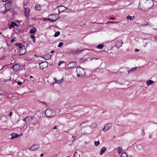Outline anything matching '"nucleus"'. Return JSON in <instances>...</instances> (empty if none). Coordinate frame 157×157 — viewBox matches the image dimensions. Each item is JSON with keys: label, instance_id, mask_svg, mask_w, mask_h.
<instances>
[{"label": "nucleus", "instance_id": "nucleus-1", "mask_svg": "<svg viewBox=\"0 0 157 157\" xmlns=\"http://www.w3.org/2000/svg\"><path fill=\"white\" fill-rule=\"evenodd\" d=\"M154 4L153 0H140L138 9L143 11H147L152 7Z\"/></svg>", "mask_w": 157, "mask_h": 157}, {"label": "nucleus", "instance_id": "nucleus-2", "mask_svg": "<svg viewBox=\"0 0 157 157\" xmlns=\"http://www.w3.org/2000/svg\"><path fill=\"white\" fill-rule=\"evenodd\" d=\"M21 43H17L15 45L19 47V53L20 55H22L26 53V50L24 45H21Z\"/></svg>", "mask_w": 157, "mask_h": 157}, {"label": "nucleus", "instance_id": "nucleus-3", "mask_svg": "<svg viewBox=\"0 0 157 157\" xmlns=\"http://www.w3.org/2000/svg\"><path fill=\"white\" fill-rule=\"evenodd\" d=\"M56 112L50 109H47L45 111V114L47 117H53L56 115Z\"/></svg>", "mask_w": 157, "mask_h": 157}, {"label": "nucleus", "instance_id": "nucleus-4", "mask_svg": "<svg viewBox=\"0 0 157 157\" xmlns=\"http://www.w3.org/2000/svg\"><path fill=\"white\" fill-rule=\"evenodd\" d=\"M76 70L77 73V76L78 77H83L85 75L83 69L80 67L78 66L77 67Z\"/></svg>", "mask_w": 157, "mask_h": 157}, {"label": "nucleus", "instance_id": "nucleus-5", "mask_svg": "<svg viewBox=\"0 0 157 157\" xmlns=\"http://www.w3.org/2000/svg\"><path fill=\"white\" fill-rule=\"evenodd\" d=\"M58 18V16L57 14H52L49 16V17L48 18V19L49 21L53 22L56 20Z\"/></svg>", "mask_w": 157, "mask_h": 157}, {"label": "nucleus", "instance_id": "nucleus-6", "mask_svg": "<svg viewBox=\"0 0 157 157\" xmlns=\"http://www.w3.org/2000/svg\"><path fill=\"white\" fill-rule=\"evenodd\" d=\"M48 63L46 61L43 62L39 63L40 68L41 69H43L46 68L48 66Z\"/></svg>", "mask_w": 157, "mask_h": 157}, {"label": "nucleus", "instance_id": "nucleus-7", "mask_svg": "<svg viewBox=\"0 0 157 157\" xmlns=\"http://www.w3.org/2000/svg\"><path fill=\"white\" fill-rule=\"evenodd\" d=\"M57 8L58 9L59 13L66 11L67 9V8L63 6H58Z\"/></svg>", "mask_w": 157, "mask_h": 157}, {"label": "nucleus", "instance_id": "nucleus-8", "mask_svg": "<svg viewBox=\"0 0 157 157\" xmlns=\"http://www.w3.org/2000/svg\"><path fill=\"white\" fill-rule=\"evenodd\" d=\"M112 126L111 123H108L105 125L104 127L102 129V130L104 132L107 131Z\"/></svg>", "mask_w": 157, "mask_h": 157}, {"label": "nucleus", "instance_id": "nucleus-9", "mask_svg": "<svg viewBox=\"0 0 157 157\" xmlns=\"http://www.w3.org/2000/svg\"><path fill=\"white\" fill-rule=\"evenodd\" d=\"M123 43L122 41V40H118L116 42V44L115 45V46H116L117 48H119L120 47L122 46V45Z\"/></svg>", "mask_w": 157, "mask_h": 157}, {"label": "nucleus", "instance_id": "nucleus-10", "mask_svg": "<svg viewBox=\"0 0 157 157\" xmlns=\"http://www.w3.org/2000/svg\"><path fill=\"white\" fill-rule=\"evenodd\" d=\"M33 120V118L31 116H27L25 118L23 121H25L26 123H29L30 122Z\"/></svg>", "mask_w": 157, "mask_h": 157}, {"label": "nucleus", "instance_id": "nucleus-11", "mask_svg": "<svg viewBox=\"0 0 157 157\" xmlns=\"http://www.w3.org/2000/svg\"><path fill=\"white\" fill-rule=\"evenodd\" d=\"M76 65V64L75 62H72L68 64L67 67L69 68H72L75 67Z\"/></svg>", "mask_w": 157, "mask_h": 157}, {"label": "nucleus", "instance_id": "nucleus-12", "mask_svg": "<svg viewBox=\"0 0 157 157\" xmlns=\"http://www.w3.org/2000/svg\"><path fill=\"white\" fill-rule=\"evenodd\" d=\"M12 6V2L9 1L5 4V7L6 9L10 10V8Z\"/></svg>", "mask_w": 157, "mask_h": 157}, {"label": "nucleus", "instance_id": "nucleus-13", "mask_svg": "<svg viewBox=\"0 0 157 157\" xmlns=\"http://www.w3.org/2000/svg\"><path fill=\"white\" fill-rule=\"evenodd\" d=\"M29 12L30 10L29 8H25V13L26 17H27L29 15Z\"/></svg>", "mask_w": 157, "mask_h": 157}, {"label": "nucleus", "instance_id": "nucleus-14", "mask_svg": "<svg viewBox=\"0 0 157 157\" xmlns=\"http://www.w3.org/2000/svg\"><path fill=\"white\" fill-rule=\"evenodd\" d=\"M52 56H50L49 54H46L43 56H41L42 58L44 59L45 60H48L51 59Z\"/></svg>", "mask_w": 157, "mask_h": 157}, {"label": "nucleus", "instance_id": "nucleus-15", "mask_svg": "<svg viewBox=\"0 0 157 157\" xmlns=\"http://www.w3.org/2000/svg\"><path fill=\"white\" fill-rule=\"evenodd\" d=\"M15 71H17L20 68V66L19 64H16L14 65L12 67Z\"/></svg>", "mask_w": 157, "mask_h": 157}, {"label": "nucleus", "instance_id": "nucleus-16", "mask_svg": "<svg viewBox=\"0 0 157 157\" xmlns=\"http://www.w3.org/2000/svg\"><path fill=\"white\" fill-rule=\"evenodd\" d=\"M17 25L15 22H12L11 23L10 25L9 26V28L11 29L13 27L15 26H17Z\"/></svg>", "mask_w": 157, "mask_h": 157}, {"label": "nucleus", "instance_id": "nucleus-17", "mask_svg": "<svg viewBox=\"0 0 157 157\" xmlns=\"http://www.w3.org/2000/svg\"><path fill=\"white\" fill-rule=\"evenodd\" d=\"M154 82V81L151 80H149L147 81V82H146V84L147 86H149L150 85L153 84Z\"/></svg>", "mask_w": 157, "mask_h": 157}, {"label": "nucleus", "instance_id": "nucleus-18", "mask_svg": "<svg viewBox=\"0 0 157 157\" xmlns=\"http://www.w3.org/2000/svg\"><path fill=\"white\" fill-rule=\"evenodd\" d=\"M54 79L55 80L56 83H60L63 82V78H62L60 80H58L56 78H54Z\"/></svg>", "mask_w": 157, "mask_h": 157}, {"label": "nucleus", "instance_id": "nucleus-19", "mask_svg": "<svg viewBox=\"0 0 157 157\" xmlns=\"http://www.w3.org/2000/svg\"><path fill=\"white\" fill-rule=\"evenodd\" d=\"M106 150V148H102L100 150V154L101 155H102L104 153Z\"/></svg>", "mask_w": 157, "mask_h": 157}, {"label": "nucleus", "instance_id": "nucleus-20", "mask_svg": "<svg viewBox=\"0 0 157 157\" xmlns=\"http://www.w3.org/2000/svg\"><path fill=\"white\" fill-rule=\"evenodd\" d=\"M35 8L36 10L39 11L41 9V6L39 5L36 4L35 5Z\"/></svg>", "mask_w": 157, "mask_h": 157}, {"label": "nucleus", "instance_id": "nucleus-21", "mask_svg": "<svg viewBox=\"0 0 157 157\" xmlns=\"http://www.w3.org/2000/svg\"><path fill=\"white\" fill-rule=\"evenodd\" d=\"M18 135L15 133H13L11 134V139H13L17 137Z\"/></svg>", "mask_w": 157, "mask_h": 157}, {"label": "nucleus", "instance_id": "nucleus-22", "mask_svg": "<svg viewBox=\"0 0 157 157\" xmlns=\"http://www.w3.org/2000/svg\"><path fill=\"white\" fill-rule=\"evenodd\" d=\"M36 28H35L34 27L32 29L30 30L29 33L31 34L33 33H35V32L36 31Z\"/></svg>", "mask_w": 157, "mask_h": 157}, {"label": "nucleus", "instance_id": "nucleus-23", "mask_svg": "<svg viewBox=\"0 0 157 157\" xmlns=\"http://www.w3.org/2000/svg\"><path fill=\"white\" fill-rule=\"evenodd\" d=\"M134 18V16L131 17L129 15H128L126 17V18L127 20L130 19V21L132 20Z\"/></svg>", "mask_w": 157, "mask_h": 157}, {"label": "nucleus", "instance_id": "nucleus-24", "mask_svg": "<svg viewBox=\"0 0 157 157\" xmlns=\"http://www.w3.org/2000/svg\"><path fill=\"white\" fill-rule=\"evenodd\" d=\"M104 46L103 44H98L97 47L96 48H99L100 49H101L103 48Z\"/></svg>", "mask_w": 157, "mask_h": 157}, {"label": "nucleus", "instance_id": "nucleus-25", "mask_svg": "<svg viewBox=\"0 0 157 157\" xmlns=\"http://www.w3.org/2000/svg\"><path fill=\"white\" fill-rule=\"evenodd\" d=\"M97 126V124L96 123H93L90 126V127L91 128H94L96 127Z\"/></svg>", "mask_w": 157, "mask_h": 157}, {"label": "nucleus", "instance_id": "nucleus-26", "mask_svg": "<svg viewBox=\"0 0 157 157\" xmlns=\"http://www.w3.org/2000/svg\"><path fill=\"white\" fill-rule=\"evenodd\" d=\"M60 33L59 31H57L55 33L54 36L55 37H56L60 35Z\"/></svg>", "mask_w": 157, "mask_h": 157}, {"label": "nucleus", "instance_id": "nucleus-27", "mask_svg": "<svg viewBox=\"0 0 157 157\" xmlns=\"http://www.w3.org/2000/svg\"><path fill=\"white\" fill-rule=\"evenodd\" d=\"M128 157V156L126 154L125 152H123L122 153L120 157Z\"/></svg>", "mask_w": 157, "mask_h": 157}, {"label": "nucleus", "instance_id": "nucleus-28", "mask_svg": "<svg viewBox=\"0 0 157 157\" xmlns=\"http://www.w3.org/2000/svg\"><path fill=\"white\" fill-rule=\"evenodd\" d=\"M37 148H29V149L31 151H35L37 149Z\"/></svg>", "mask_w": 157, "mask_h": 157}, {"label": "nucleus", "instance_id": "nucleus-29", "mask_svg": "<svg viewBox=\"0 0 157 157\" xmlns=\"http://www.w3.org/2000/svg\"><path fill=\"white\" fill-rule=\"evenodd\" d=\"M118 152L120 154L122 152V148H118Z\"/></svg>", "mask_w": 157, "mask_h": 157}, {"label": "nucleus", "instance_id": "nucleus-30", "mask_svg": "<svg viewBox=\"0 0 157 157\" xmlns=\"http://www.w3.org/2000/svg\"><path fill=\"white\" fill-rule=\"evenodd\" d=\"M143 46L144 47H146V46H147V44H148V42L145 41H143Z\"/></svg>", "mask_w": 157, "mask_h": 157}, {"label": "nucleus", "instance_id": "nucleus-31", "mask_svg": "<svg viewBox=\"0 0 157 157\" xmlns=\"http://www.w3.org/2000/svg\"><path fill=\"white\" fill-rule=\"evenodd\" d=\"M117 21H108L106 23V24L108 23H112V24H114V23H117Z\"/></svg>", "mask_w": 157, "mask_h": 157}, {"label": "nucleus", "instance_id": "nucleus-32", "mask_svg": "<svg viewBox=\"0 0 157 157\" xmlns=\"http://www.w3.org/2000/svg\"><path fill=\"white\" fill-rule=\"evenodd\" d=\"M136 68H137V67H136L132 68L130 70V71H136Z\"/></svg>", "mask_w": 157, "mask_h": 157}, {"label": "nucleus", "instance_id": "nucleus-33", "mask_svg": "<svg viewBox=\"0 0 157 157\" xmlns=\"http://www.w3.org/2000/svg\"><path fill=\"white\" fill-rule=\"evenodd\" d=\"M153 28L155 30H157V23L154 25Z\"/></svg>", "mask_w": 157, "mask_h": 157}, {"label": "nucleus", "instance_id": "nucleus-34", "mask_svg": "<svg viewBox=\"0 0 157 157\" xmlns=\"http://www.w3.org/2000/svg\"><path fill=\"white\" fill-rule=\"evenodd\" d=\"M63 42H60L59 43L58 45V47H59L60 48L62 47V46L63 45Z\"/></svg>", "mask_w": 157, "mask_h": 157}, {"label": "nucleus", "instance_id": "nucleus-35", "mask_svg": "<svg viewBox=\"0 0 157 157\" xmlns=\"http://www.w3.org/2000/svg\"><path fill=\"white\" fill-rule=\"evenodd\" d=\"M94 144H95V145L96 146H97L99 144V141H95L94 142Z\"/></svg>", "mask_w": 157, "mask_h": 157}, {"label": "nucleus", "instance_id": "nucleus-36", "mask_svg": "<svg viewBox=\"0 0 157 157\" xmlns=\"http://www.w3.org/2000/svg\"><path fill=\"white\" fill-rule=\"evenodd\" d=\"M40 146L38 144H34L32 145V146L31 147H39Z\"/></svg>", "mask_w": 157, "mask_h": 157}, {"label": "nucleus", "instance_id": "nucleus-37", "mask_svg": "<svg viewBox=\"0 0 157 157\" xmlns=\"http://www.w3.org/2000/svg\"><path fill=\"white\" fill-rule=\"evenodd\" d=\"M81 51L82 50H77L76 51H75V54L78 55Z\"/></svg>", "mask_w": 157, "mask_h": 157}, {"label": "nucleus", "instance_id": "nucleus-38", "mask_svg": "<svg viewBox=\"0 0 157 157\" xmlns=\"http://www.w3.org/2000/svg\"><path fill=\"white\" fill-rule=\"evenodd\" d=\"M16 38L15 37L13 38L11 40V42H13V41H15V39Z\"/></svg>", "mask_w": 157, "mask_h": 157}, {"label": "nucleus", "instance_id": "nucleus-39", "mask_svg": "<svg viewBox=\"0 0 157 157\" xmlns=\"http://www.w3.org/2000/svg\"><path fill=\"white\" fill-rule=\"evenodd\" d=\"M30 37L33 40L34 39H35V36L34 35H31Z\"/></svg>", "mask_w": 157, "mask_h": 157}, {"label": "nucleus", "instance_id": "nucleus-40", "mask_svg": "<svg viewBox=\"0 0 157 157\" xmlns=\"http://www.w3.org/2000/svg\"><path fill=\"white\" fill-rule=\"evenodd\" d=\"M17 84L18 85H21L22 84V82H17Z\"/></svg>", "mask_w": 157, "mask_h": 157}, {"label": "nucleus", "instance_id": "nucleus-41", "mask_svg": "<svg viewBox=\"0 0 157 157\" xmlns=\"http://www.w3.org/2000/svg\"><path fill=\"white\" fill-rule=\"evenodd\" d=\"M12 111H11L10 113V114H9V115L10 116V117H11L12 116Z\"/></svg>", "mask_w": 157, "mask_h": 157}, {"label": "nucleus", "instance_id": "nucleus-42", "mask_svg": "<svg viewBox=\"0 0 157 157\" xmlns=\"http://www.w3.org/2000/svg\"><path fill=\"white\" fill-rule=\"evenodd\" d=\"M63 63V62H59L58 63V65L59 66V65H61V63Z\"/></svg>", "mask_w": 157, "mask_h": 157}, {"label": "nucleus", "instance_id": "nucleus-43", "mask_svg": "<svg viewBox=\"0 0 157 157\" xmlns=\"http://www.w3.org/2000/svg\"><path fill=\"white\" fill-rule=\"evenodd\" d=\"M148 25V24L147 23L146 24H144L142 26H146V25Z\"/></svg>", "mask_w": 157, "mask_h": 157}, {"label": "nucleus", "instance_id": "nucleus-44", "mask_svg": "<svg viewBox=\"0 0 157 157\" xmlns=\"http://www.w3.org/2000/svg\"><path fill=\"white\" fill-rule=\"evenodd\" d=\"M75 51H73L71 53L72 54H75Z\"/></svg>", "mask_w": 157, "mask_h": 157}, {"label": "nucleus", "instance_id": "nucleus-45", "mask_svg": "<svg viewBox=\"0 0 157 157\" xmlns=\"http://www.w3.org/2000/svg\"><path fill=\"white\" fill-rule=\"evenodd\" d=\"M84 123L83 122L80 125H83L84 126H85V125L84 124Z\"/></svg>", "mask_w": 157, "mask_h": 157}, {"label": "nucleus", "instance_id": "nucleus-46", "mask_svg": "<svg viewBox=\"0 0 157 157\" xmlns=\"http://www.w3.org/2000/svg\"><path fill=\"white\" fill-rule=\"evenodd\" d=\"M53 129H54L56 130L57 129V128L56 127V126H55L54 127H53Z\"/></svg>", "mask_w": 157, "mask_h": 157}, {"label": "nucleus", "instance_id": "nucleus-47", "mask_svg": "<svg viewBox=\"0 0 157 157\" xmlns=\"http://www.w3.org/2000/svg\"><path fill=\"white\" fill-rule=\"evenodd\" d=\"M135 52H138L139 51V50L137 49H136L135 50Z\"/></svg>", "mask_w": 157, "mask_h": 157}, {"label": "nucleus", "instance_id": "nucleus-48", "mask_svg": "<svg viewBox=\"0 0 157 157\" xmlns=\"http://www.w3.org/2000/svg\"><path fill=\"white\" fill-rule=\"evenodd\" d=\"M77 153L76 151L75 153H74V155L75 156L77 155Z\"/></svg>", "mask_w": 157, "mask_h": 157}, {"label": "nucleus", "instance_id": "nucleus-49", "mask_svg": "<svg viewBox=\"0 0 157 157\" xmlns=\"http://www.w3.org/2000/svg\"><path fill=\"white\" fill-rule=\"evenodd\" d=\"M44 21H47V20H48V18H44Z\"/></svg>", "mask_w": 157, "mask_h": 157}, {"label": "nucleus", "instance_id": "nucleus-50", "mask_svg": "<svg viewBox=\"0 0 157 157\" xmlns=\"http://www.w3.org/2000/svg\"><path fill=\"white\" fill-rule=\"evenodd\" d=\"M110 19L112 20H113L114 19V17H112L110 18Z\"/></svg>", "mask_w": 157, "mask_h": 157}, {"label": "nucleus", "instance_id": "nucleus-51", "mask_svg": "<svg viewBox=\"0 0 157 157\" xmlns=\"http://www.w3.org/2000/svg\"><path fill=\"white\" fill-rule=\"evenodd\" d=\"M96 60L97 59H95V58H92L91 59H90V61L92 60Z\"/></svg>", "mask_w": 157, "mask_h": 157}, {"label": "nucleus", "instance_id": "nucleus-52", "mask_svg": "<svg viewBox=\"0 0 157 157\" xmlns=\"http://www.w3.org/2000/svg\"><path fill=\"white\" fill-rule=\"evenodd\" d=\"M44 155V154L43 153H42L40 155V156L41 157H42Z\"/></svg>", "mask_w": 157, "mask_h": 157}, {"label": "nucleus", "instance_id": "nucleus-53", "mask_svg": "<svg viewBox=\"0 0 157 157\" xmlns=\"http://www.w3.org/2000/svg\"><path fill=\"white\" fill-rule=\"evenodd\" d=\"M5 66H6V65L4 66H3V67H2L1 69H0V71L2 69H3V68H4V67Z\"/></svg>", "mask_w": 157, "mask_h": 157}, {"label": "nucleus", "instance_id": "nucleus-54", "mask_svg": "<svg viewBox=\"0 0 157 157\" xmlns=\"http://www.w3.org/2000/svg\"><path fill=\"white\" fill-rule=\"evenodd\" d=\"M22 135V134H20V135H18L17 136H21Z\"/></svg>", "mask_w": 157, "mask_h": 157}, {"label": "nucleus", "instance_id": "nucleus-55", "mask_svg": "<svg viewBox=\"0 0 157 157\" xmlns=\"http://www.w3.org/2000/svg\"><path fill=\"white\" fill-rule=\"evenodd\" d=\"M54 52V51H52L51 52V53H53Z\"/></svg>", "mask_w": 157, "mask_h": 157}, {"label": "nucleus", "instance_id": "nucleus-56", "mask_svg": "<svg viewBox=\"0 0 157 157\" xmlns=\"http://www.w3.org/2000/svg\"><path fill=\"white\" fill-rule=\"evenodd\" d=\"M155 40H157V36H155Z\"/></svg>", "mask_w": 157, "mask_h": 157}, {"label": "nucleus", "instance_id": "nucleus-57", "mask_svg": "<svg viewBox=\"0 0 157 157\" xmlns=\"http://www.w3.org/2000/svg\"><path fill=\"white\" fill-rule=\"evenodd\" d=\"M33 42L34 43H35V39H33Z\"/></svg>", "mask_w": 157, "mask_h": 157}, {"label": "nucleus", "instance_id": "nucleus-58", "mask_svg": "<svg viewBox=\"0 0 157 157\" xmlns=\"http://www.w3.org/2000/svg\"><path fill=\"white\" fill-rule=\"evenodd\" d=\"M30 78H33V76H30Z\"/></svg>", "mask_w": 157, "mask_h": 157}, {"label": "nucleus", "instance_id": "nucleus-59", "mask_svg": "<svg viewBox=\"0 0 157 157\" xmlns=\"http://www.w3.org/2000/svg\"><path fill=\"white\" fill-rule=\"evenodd\" d=\"M131 71H130V70H128V73H129L130 72H131Z\"/></svg>", "mask_w": 157, "mask_h": 157}, {"label": "nucleus", "instance_id": "nucleus-60", "mask_svg": "<svg viewBox=\"0 0 157 157\" xmlns=\"http://www.w3.org/2000/svg\"><path fill=\"white\" fill-rule=\"evenodd\" d=\"M143 133H144V130H143Z\"/></svg>", "mask_w": 157, "mask_h": 157}, {"label": "nucleus", "instance_id": "nucleus-61", "mask_svg": "<svg viewBox=\"0 0 157 157\" xmlns=\"http://www.w3.org/2000/svg\"><path fill=\"white\" fill-rule=\"evenodd\" d=\"M43 103H44V104H45V105L46 104V103L45 102H43Z\"/></svg>", "mask_w": 157, "mask_h": 157}, {"label": "nucleus", "instance_id": "nucleus-62", "mask_svg": "<svg viewBox=\"0 0 157 157\" xmlns=\"http://www.w3.org/2000/svg\"><path fill=\"white\" fill-rule=\"evenodd\" d=\"M2 33H1L0 32V34H2Z\"/></svg>", "mask_w": 157, "mask_h": 157}, {"label": "nucleus", "instance_id": "nucleus-63", "mask_svg": "<svg viewBox=\"0 0 157 157\" xmlns=\"http://www.w3.org/2000/svg\"><path fill=\"white\" fill-rule=\"evenodd\" d=\"M67 157H70L69 156H67Z\"/></svg>", "mask_w": 157, "mask_h": 157}]
</instances>
